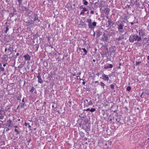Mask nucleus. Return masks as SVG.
Here are the masks:
<instances>
[{
  "instance_id": "7ed1b4c3",
  "label": "nucleus",
  "mask_w": 149,
  "mask_h": 149,
  "mask_svg": "<svg viewBox=\"0 0 149 149\" xmlns=\"http://www.w3.org/2000/svg\"><path fill=\"white\" fill-rule=\"evenodd\" d=\"M6 125L9 127H13V122L11 120L9 119L7 121Z\"/></svg>"
},
{
  "instance_id": "9d476101",
  "label": "nucleus",
  "mask_w": 149,
  "mask_h": 149,
  "mask_svg": "<svg viewBox=\"0 0 149 149\" xmlns=\"http://www.w3.org/2000/svg\"><path fill=\"white\" fill-rule=\"evenodd\" d=\"M96 22H94L93 23H91V26H92L91 28H89L90 29H93L94 28V26H96Z\"/></svg>"
},
{
  "instance_id": "f704fd0d",
  "label": "nucleus",
  "mask_w": 149,
  "mask_h": 149,
  "mask_svg": "<svg viewBox=\"0 0 149 149\" xmlns=\"http://www.w3.org/2000/svg\"><path fill=\"white\" fill-rule=\"evenodd\" d=\"M85 81H83V82H82V84H83V85H84L85 84Z\"/></svg>"
},
{
  "instance_id": "412c9836",
  "label": "nucleus",
  "mask_w": 149,
  "mask_h": 149,
  "mask_svg": "<svg viewBox=\"0 0 149 149\" xmlns=\"http://www.w3.org/2000/svg\"><path fill=\"white\" fill-rule=\"evenodd\" d=\"M82 11H83V12H85L87 11V10L86 8H83Z\"/></svg>"
},
{
  "instance_id": "393cba45",
  "label": "nucleus",
  "mask_w": 149,
  "mask_h": 149,
  "mask_svg": "<svg viewBox=\"0 0 149 149\" xmlns=\"http://www.w3.org/2000/svg\"><path fill=\"white\" fill-rule=\"evenodd\" d=\"M114 86L113 84H111L110 85V87L112 89H113L114 88Z\"/></svg>"
},
{
  "instance_id": "0eeeda50",
  "label": "nucleus",
  "mask_w": 149,
  "mask_h": 149,
  "mask_svg": "<svg viewBox=\"0 0 149 149\" xmlns=\"http://www.w3.org/2000/svg\"><path fill=\"white\" fill-rule=\"evenodd\" d=\"M37 77L38 79V83L40 84L42 83H43V81L41 78V76H40V73H38Z\"/></svg>"
},
{
  "instance_id": "bb28decb",
  "label": "nucleus",
  "mask_w": 149,
  "mask_h": 149,
  "mask_svg": "<svg viewBox=\"0 0 149 149\" xmlns=\"http://www.w3.org/2000/svg\"><path fill=\"white\" fill-rule=\"evenodd\" d=\"M31 12V11L30 10H28L26 12V13H28V14H29L30 13V12Z\"/></svg>"
},
{
  "instance_id": "473e14b6",
  "label": "nucleus",
  "mask_w": 149,
  "mask_h": 149,
  "mask_svg": "<svg viewBox=\"0 0 149 149\" xmlns=\"http://www.w3.org/2000/svg\"><path fill=\"white\" fill-rule=\"evenodd\" d=\"M90 109H89L88 108V109H87L86 110V111H90Z\"/></svg>"
},
{
  "instance_id": "cd10ccee",
  "label": "nucleus",
  "mask_w": 149,
  "mask_h": 149,
  "mask_svg": "<svg viewBox=\"0 0 149 149\" xmlns=\"http://www.w3.org/2000/svg\"><path fill=\"white\" fill-rule=\"evenodd\" d=\"M4 116H0V119H3L4 118Z\"/></svg>"
},
{
  "instance_id": "20e7f679",
  "label": "nucleus",
  "mask_w": 149,
  "mask_h": 149,
  "mask_svg": "<svg viewBox=\"0 0 149 149\" xmlns=\"http://www.w3.org/2000/svg\"><path fill=\"white\" fill-rule=\"evenodd\" d=\"M102 79L104 81H107L108 82L109 79V78L108 76L105 74H103L102 76Z\"/></svg>"
},
{
  "instance_id": "2eb2a0df",
  "label": "nucleus",
  "mask_w": 149,
  "mask_h": 149,
  "mask_svg": "<svg viewBox=\"0 0 149 149\" xmlns=\"http://www.w3.org/2000/svg\"><path fill=\"white\" fill-rule=\"evenodd\" d=\"M100 85L102 86L103 89L104 88V86H105V84L102 82H100Z\"/></svg>"
},
{
  "instance_id": "f3484780",
  "label": "nucleus",
  "mask_w": 149,
  "mask_h": 149,
  "mask_svg": "<svg viewBox=\"0 0 149 149\" xmlns=\"http://www.w3.org/2000/svg\"><path fill=\"white\" fill-rule=\"evenodd\" d=\"M93 104V102L91 100H90L89 102L88 103V105H92Z\"/></svg>"
},
{
  "instance_id": "3c124183",
  "label": "nucleus",
  "mask_w": 149,
  "mask_h": 149,
  "mask_svg": "<svg viewBox=\"0 0 149 149\" xmlns=\"http://www.w3.org/2000/svg\"><path fill=\"white\" fill-rule=\"evenodd\" d=\"M107 143H106V144H105V146H107Z\"/></svg>"
},
{
  "instance_id": "864d4df0",
  "label": "nucleus",
  "mask_w": 149,
  "mask_h": 149,
  "mask_svg": "<svg viewBox=\"0 0 149 149\" xmlns=\"http://www.w3.org/2000/svg\"><path fill=\"white\" fill-rule=\"evenodd\" d=\"M109 77H111V76H110L109 75Z\"/></svg>"
},
{
  "instance_id": "9b49d317",
  "label": "nucleus",
  "mask_w": 149,
  "mask_h": 149,
  "mask_svg": "<svg viewBox=\"0 0 149 149\" xmlns=\"http://www.w3.org/2000/svg\"><path fill=\"white\" fill-rule=\"evenodd\" d=\"M33 17H34V21H36L38 19V17L37 15L36 14H34L33 15Z\"/></svg>"
},
{
  "instance_id": "c03bdc74",
  "label": "nucleus",
  "mask_w": 149,
  "mask_h": 149,
  "mask_svg": "<svg viewBox=\"0 0 149 149\" xmlns=\"http://www.w3.org/2000/svg\"><path fill=\"white\" fill-rule=\"evenodd\" d=\"M31 24H33V21H31Z\"/></svg>"
},
{
  "instance_id": "4c0bfd02",
  "label": "nucleus",
  "mask_w": 149,
  "mask_h": 149,
  "mask_svg": "<svg viewBox=\"0 0 149 149\" xmlns=\"http://www.w3.org/2000/svg\"><path fill=\"white\" fill-rule=\"evenodd\" d=\"M98 82V81H95V84H96V83H97Z\"/></svg>"
},
{
  "instance_id": "37998d69",
  "label": "nucleus",
  "mask_w": 149,
  "mask_h": 149,
  "mask_svg": "<svg viewBox=\"0 0 149 149\" xmlns=\"http://www.w3.org/2000/svg\"><path fill=\"white\" fill-rule=\"evenodd\" d=\"M14 127H15V128H17V127H17V126H15Z\"/></svg>"
},
{
  "instance_id": "49530a36",
  "label": "nucleus",
  "mask_w": 149,
  "mask_h": 149,
  "mask_svg": "<svg viewBox=\"0 0 149 149\" xmlns=\"http://www.w3.org/2000/svg\"><path fill=\"white\" fill-rule=\"evenodd\" d=\"M86 101L87 102H88V100H86Z\"/></svg>"
},
{
  "instance_id": "5fc2aeb1",
  "label": "nucleus",
  "mask_w": 149,
  "mask_h": 149,
  "mask_svg": "<svg viewBox=\"0 0 149 149\" xmlns=\"http://www.w3.org/2000/svg\"><path fill=\"white\" fill-rule=\"evenodd\" d=\"M1 121L3 122V121Z\"/></svg>"
},
{
  "instance_id": "f257e3e1",
  "label": "nucleus",
  "mask_w": 149,
  "mask_h": 149,
  "mask_svg": "<svg viewBox=\"0 0 149 149\" xmlns=\"http://www.w3.org/2000/svg\"><path fill=\"white\" fill-rule=\"evenodd\" d=\"M141 39V38L140 37L133 34L131 35L129 38L130 41L132 42H133L134 41L139 42Z\"/></svg>"
},
{
  "instance_id": "a19ab883",
  "label": "nucleus",
  "mask_w": 149,
  "mask_h": 149,
  "mask_svg": "<svg viewBox=\"0 0 149 149\" xmlns=\"http://www.w3.org/2000/svg\"><path fill=\"white\" fill-rule=\"evenodd\" d=\"M6 0L7 2H9L10 1V0Z\"/></svg>"
},
{
  "instance_id": "f8f14e48",
  "label": "nucleus",
  "mask_w": 149,
  "mask_h": 149,
  "mask_svg": "<svg viewBox=\"0 0 149 149\" xmlns=\"http://www.w3.org/2000/svg\"><path fill=\"white\" fill-rule=\"evenodd\" d=\"M22 9L23 12H26L28 9L25 7L22 6Z\"/></svg>"
},
{
  "instance_id": "7c9ffc66",
  "label": "nucleus",
  "mask_w": 149,
  "mask_h": 149,
  "mask_svg": "<svg viewBox=\"0 0 149 149\" xmlns=\"http://www.w3.org/2000/svg\"><path fill=\"white\" fill-rule=\"evenodd\" d=\"M140 63V62H136V65H137L139 64Z\"/></svg>"
},
{
  "instance_id": "6e6552de",
  "label": "nucleus",
  "mask_w": 149,
  "mask_h": 149,
  "mask_svg": "<svg viewBox=\"0 0 149 149\" xmlns=\"http://www.w3.org/2000/svg\"><path fill=\"white\" fill-rule=\"evenodd\" d=\"M139 34L141 36H144L145 34V31L142 29L139 31Z\"/></svg>"
},
{
  "instance_id": "8fccbe9b",
  "label": "nucleus",
  "mask_w": 149,
  "mask_h": 149,
  "mask_svg": "<svg viewBox=\"0 0 149 149\" xmlns=\"http://www.w3.org/2000/svg\"><path fill=\"white\" fill-rule=\"evenodd\" d=\"M17 99H18V100H19V97H17Z\"/></svg>"
},
{
  "instance_id": "79ce46f5",
  "label": "nucleus",
  "mask_w": 149,
  "mask_h": 149,
  "mask_svg": "<svg viewBox=\"0 0 149 149\" xmlns=\"http://www.w3.org/2000/svg\"><path fill=\"white\" fill-rule=\"evenodd\" d=\"M1 67H2V65H1V64H0V68Z\"/></svg>"
},
{
  "instance_id": "2f4dec72",
  "label": "nucleus",
  "mask_w": 149,
  "mask_h": 149,
  "mask_svg": "<svg viewBox=\"0 0 149 149\" xmlns=\"http://www.w3.org/2000/svg\"><path fill=\"white\" fill-rule=\"evenodd\" d=\"M91 13L92 14H94V12L93 11H91Z\"/></svg>"
},
{
  "instance_id": "b1692460",
  "label": "nucleus",
  "mask_w": 149,
  "mask_h": 149,
  "mask_svg": "<svg viewBox=\"0 0 149 149\" xmlns=\"http://www.w3.org/2000/svg\"><path fill=\"white\" fill-rule=\"evenodd\" d=\"M34 88L32 87V88L31 89V90H30V91L32 92L34 91Z\"/></svg>"
},
{
  "instance_id": "de8ad7c7",
  "label": "nucleus",
  "mask_w": 149,
  "mask_h": 149,
  "mask_svg": "<svg viewBox=\"0 0 149 149\" xmlns=\"http://www.w3.org/2000/svg\"><path fill=\"white\" fill-rule=\"evenodd\" d=\"M108 22H109V24L110 23V21H109Z\"/></svg>"
},
{
  "instance_id": "603ef678",
  "label": "nucleus",
  "mask_w": 149,
  "mask_h": 149,
  "mask_svg": "<svg viewBox=\"0 0 149 149\" xmlns=\"http://www.w3.org/2000/svg\"><path fill=\"white\" fill-rule=\"evenodd\" d=\"M73 6H75V5H74H74H73Z\"/></svg>"
},
{
  "instance_id": "c85d7f7f",
  "label": "nucleus",
  "mask_w": 149,
  "mask_h": 149,
  "mask_svg": "<svg viewBox=\"0 0 149 149\" xmlns=\"http://www.w3.org/2000/svg\"><path fill=\"white\" fill-rule=\"evenodd\" d=\"M123 39V38H121V37H119L117 39L118 40H121L122 39Z\"/></svg>"
},
{
  "instance_id": "4468645a",
  "label": "nucleus",
  "mask_w": 149,
  "mask_h": 149,
  "mask_svg": "<svg viewBox=\"0 0 149 149\" xmlns=\"http://www.w3.org/2000/svg\"><path fill=\"white\" fill-rule=\"evenodd\" d=\"M83 1L85 5H87L88 4V2L86 0H83Z\"/></svg>"
},
{
  "instance_id": "6ab92c4d",
  "label": "nucleus",
  "mask_w": 149,
  "mask_h": 149,
  "mask_svg": "<svg viewBox=\"0 0 149 149\" xmlns=\"http://www.w3.org/2000/svg\"><path fill=\"white\" fill-rule=\"evenodd\" d=\"M14 131L15 132H16L17 133V134H19V132L18 130L16 129H15Z\"/></svg>"
},
{
  "instance_id": "58836bf2",
  "label": "nucleus",
  "mask_w": 149,
  "mask_h": 149,
  "mask_svg": "<svg viewBox=\"0 0 149 149\" xmlns=\"http://www.w3.org/2000/svg\"><path fill=\"white\" fill-rule=\"evenodd\" d=\"M7 50V49L6 48L5 49V52H6Z\"/></svg>"
},
{
  "instance_id": "a211bd4d",
  "label": "nucleus",
  "mask_w": 149,
  "mask_h": 149,
  "mask_svg": "<svg viewBox=\"0 0 149 149\" xmlns=\"http://www.w3.org/2000/svg\"><path fill=\"white\" fill-rule=\"evenodd\" d=\"M95 109L93 108H92L90 110V111L91 112H93L95 111Z\"/></svg>"
},
{
  "instance_id": "ea45409f",
  "label": "nucleus",
  "mask_w": 149,
  "mask_h": 149,
  "mask_svg": "<svg viewBox=\"0 0 149 149\" xmlns=\"http://www.w3.org/2000/svg\"><path fill=\"white\" fill-rule=\"evenodd\" d=\"M22 102H24V99H23L22 100Z\"/></svg>"
},
{
  "instance_id": "dca6fc26",
  "label": "nucleus",
  "mask_w": 149,
  "mask_h": 149,
  "mask_svg": "<svg viewBox=\"0 0 149 149\" xmlns=\"http://www.w3.org/2000/svg\"><path fill=\"white\" fill-rule=\"evenodd\" d=\"M82 49L83 50L84 52H85V54L84 55L86 54L87 53V52L86 49L85 48H82Z\"/></svg>"
},
{
  "instance_id": "c756f323",
  "label": "nucleus",
  "mask_w": 149,
  "mask_h": 149,
  "mask_svg": "<svg viewBox=\"0 0 149 149\" xmlns=\"http://www.w3.org/2000/svg\"><path fill=\"white\" fill-rule=\"evenodd\" d=\"M84 12H83V11H82L81 12V13H80V14L81 15H83L84 13Z\"/></svg>"
},
{
  "instance_id": "a18cd8bd",
  "label": "nucleus",
  "mask_w": 149,
  "mask_h": 149,
  "mask_svg": "<svg viewBox=\"0 0 149 149\" xmlns=\"http://www.w3.org/2000/svg\"><path fill=\"white\" fill-rule=\"evenodd\" d=\"M147 58L149 60V56H148Z\"/></svg>"
},
{
  "instance_id": "4d7b16f0",
  "label": "nucleus",
  "mask_w": 149,
  "mask_h": 149,
  "mask_svg": "<svg viewBox=\"0 0 149 149\" xmlns=\"http://www.w3.org/2000/svg\"><path fill=\"white\" fill-rule=\"evenodd\" d=\"M52 107H54V106H52Z\"/></svg>"
},
{
  "instance_id": "39448f33",
  "label": "nucleus",
  "mask_w": 149,
  "mask_h": 149,
  "mask_svg": "<svg viewBox=\"0 0 149 149\" xmlns=\"http://www.w3.org/2000/svg\"><path fill=\"white\" fill-rule=\"evenodd\" d=\"M112 65L109 64H107L104 66V68L105 69L111 68L113 67Z\"/></svg>"
},
{
  "instance_id": "09e8293b",
  "label": "nucleus",
  "mask_w": 149,
  "mask_h": 149,
  "mask_svg": "<svg viewBox=\"0 0 149 149\" xmlns=\"http://www.w3.org/2000/svg\"><path fill=\"white\" fill-rule=\"evenodd\" d=\"M93 61H94V62H95V61L94 59H93Z\"/></svg>"
},
{
  "instance_id": "aec40b11",
  "label": "nucleus",
  "mask_w": 149,
  "mask_h": 149,
  "mask_svg": "<svg viewBox=\"0 0 149 149\" xmlns=\"http://www.w3.org/2000/svg\"><path fill=\"white\" fill-rule=\"evenodd\" d=\"M0 70H1V71H4V68L2 67H1L0 68Z\"/></svg>"
},
{
  "instance_id": "c9c22d12",
  "label": "nucleus",
  "mask_w": 149,
  "mask_h": 149,
  "mask_svg": "<svg viewBox=\"0 0 149 149\" xmlns=\"http://www.w3.org/2000/svg\"><path fill=\"white\" fill-rule=\"evenodd\" d=\"M6 64H3V66L4 67H5V66H6Z\"/></svg>"
},
{
  "instance_id": "4be33fe9",
  "label": "nucleus",
  "mask_w": 149,
  "mask_h": 149,
  "mask_svg": "<svg viewBox=\"0 0 149 149\" xmlns=\"http://www.w3.org/2000/svg\"><path fill=\"white\" fill-rule=\"evenodd\" d=\"M25 104L24 103H21V107H24Z\"/></svg>"
},
{
  "instance_id": "f03ea898",
  "label": "nucleus",
  "mask_w": 149,
  "mask_h": 149,
  "mask_svg": "<svg viewBox=\"0 0 149 149\" xmlns=\"http://www.w3.org/2000/svg\"><path fill=\"white\" fill-rule=\"evenodd\" d=\"M118 29L120 33H123L124 32V31L123 29V27L124 25L121 23L120 24L118 25Z\"/></svg>"
},
{
  "instance_id": "1a4fd4ad",
  "label": "nucleus",
  "mask_w": 149,
  "mask_h": 149,
  "mask_svg": "<svg viewBox=\"0 0 149 149\" xmlns=\"http://www.w3.org/2000/svg\"><path fill=\"white\" fill-rule=\"evenodd\" d=\"M87 22L88 23V26L89 28H91L92 26H91V19H87Z\"/></svg>"
},
{
  "instance_id": "6e6d98bb",
  "label": "nucleus",
  "mask_w": 149,
  "mask_h": 149,
  "mask_svg": "<svg viewBox=\"0 0 149 149\" xmlns=\"http://www.w3.org/2000/svg\"><path fill=\"white\" fill-rule=\"evenodd\" d=\"M106 147H104V148H106Z\"/></svg>"
},
{
  "instance_id": "5701e85b",
  "label": "nucleus",
  "mask_w": 149,
  "mask_h": 149,
  "mask_svg": "<svg viewBox=\"0 0 149 149\" xmlns=\"http://www.w3.org/2000/svg\"><path fill=\"white\" fill-rule=\"evenodd\" d=\"M9 30V29L8 27H6V31H5V33H6L7 32V31H8Z\"/></svg>"
},
{
  "instance_id": "a878e982",
  "label": "nucleus",
  "mask_w": 149,
  "mask_h": 149,
  "mask_svg": "<svg viewBox=\"0 0 149 149\" xmlns=\"http://www.w3.org/2000/svg\"><path fill=\"white\" fill-rule=\"evenodd\" d=\"M131 89V87L130 86L127 87V90L129 91Z\"/></svg>"
},
{
  "instance_id": "72a5a7b5",
  "label": "nucleus",
  "mask_w": 149,
  "mask_h": 149,
  "mask_svg": "<svg viewBox=\"0 0 149 149\" xmlns=\"http://www.w3.org/2000/svg\"><path fill=\"white\" fill-rule=\"evenodd\" d=\"M19 55V53L17 52V53L16 54V56H18Z\"/></svg>"
},
{
  "instance_id": "423d86ee",
  "label": "nucleus",
  "mask_w": 149,
  "mask_h": 149,
  "mask_svg": "<svg viewBox=\"0 0 149 149\" xmlns=\"http://www.w3.org/2000/svg\"><path fill=\"white\" fill-rule=\"evenodd\" d=\"M24 59L26 61H29L31 59V56L28 54H26V55H24Z\"/></svg>"
},
{
  "instance_id": "e433bc0d",
  "label": "nucleus",
  "mask_w": 149,
  "mask_h": 149,
  "mask_svg": "<svg viewBox=\"0 0 149 149\" xmlns=\"http://www.w3.org/2000/svg\"><path fill=\"white\" fill-rule=\"evenodd\" d=\"M108 143H109V144H110V145H111V141H110L109 142H108Z\"/></svg>"
},
{
  "instance_id": "ddd939ff",
  "label": "nucleus",
  "mask_w": 149,
  "mask_h": 149,
  "mask_svg": "<svg viewBox=\"0 0 149 149\" xmlns=\"http://www.w3.org/2000/svg\"><path fill=\"white\" fill-rule=\"evenodd\" d=\"M24 125L26 127L28 126V127L29 128H31V126L29 125V123L25 122L24 123Z\"/></svg>"
}]
</instances>
